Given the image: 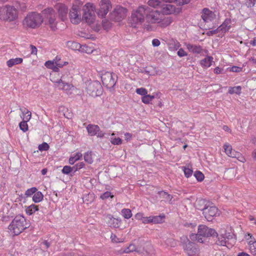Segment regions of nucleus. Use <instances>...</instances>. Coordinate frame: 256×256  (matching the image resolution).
<instances>
[{
  "label": "nucleus",
  "instance_id": "nucleus-1",
  "mask_svg": "<svg viewBox=\"0 0 256 256\" xmlns=\"http://www.w3.org/2000/svg\"><path fill=\"white\" fill-rule=\"evenodd\" d=\"M197 209L202 211L204 218L208 221H212L214 218L220 214L218 208L204 200H198L196 204Z\"/></svg>",
  "mask_w": 256,
  "mask_h": 256
},
{
  "label": "nucleus",
  "instance_id": "nucleus-2",
  "mask_svg": "<svg viewBox=\"0 0 256 256\" xmlns=\"http://www.w3.org/2000/svg\"><path fill=\"white\" fill-rule=\"evenodd\" d=\"M150 8L148 6H140L134 10L131 14L130 22L132 27L136 28L138 25L142 24L146 18Z\"/></svg>",
  "mask_w": 256,
  "mask_h": 256
},
{
  "label": "nucleus",
  "instance_id": "nucleus-3",
  "mask_svg": "<svg viewBox=\"0 0 256 256\" xmlns=\"http://www.w3.org/2000/svg\"><path fill=\"white\" fill-rule=\"evenodd\" d=\"M26 218L21 214L16 216L8 226V230L12 234L18 236L27 228Z\"/></svg>",
  "mask_w": 256,
  "mask_h": 256
},
{
  "label": "nucleus",
  "instance_id": "nucleus-4",
  "mask_svg": "<svg viewBox=\"0 0 256 256\" xmlns=\"http://www.w3.org/2000/svg\"><path fill=\"white\" fill-rule=\"evenodd\" d=\"M215 234H216V232L214 229L209 228L204 225H200L197 234H192L190 238L192 240L196 238L198 242L202 243V238L214 236Z\"/></svg>",
  "mask_w": 256,
  "mask_h": 256
},
{
  "label": "nucleus",
  "instance_id": "nucleus-5",
  "mask_svg": "<svg viewBox=\"0 0 256 256\" xmlns=\"http://www.w3.org/2000/svg\"><path fill=\"white\" fill-rule=\"evenodd\" d=\"M43 22L42 16L37 12H31L27 15L24 21V24L26 26L36 28L41 24Z\"/></svg>",
  "mask_w": 256,
  "mask_h": 256
},
{
  "label": "nucleus",
  "instance_id": "nucleus-6",
  "mask_svg": "<svg viewBox=\"0 0 256 256\" xmlns=\"http://www.w3.org/2000/svg\"><path fill=\"white\" fill-rule=\"evenodd\" d=\"M82 4L78 0H75L70 12V22L74 24H78L81 21L80 10Z\"/></svg>",
  "mask_w": 256,
  "mask_h": 256
},
{
  "label": "nucleus",
  "instance_id": "nucleus-7",
  "mask_svg": "<svg viewBox=\"0 0 256 256\" xmlns=\"http://www.w3.org/2000/svg\"><path fill=\"white\" fill-rule=\"evenodd\" d=\"M86 91L88 94L92 96L96 97L102 94L103 88L99 82L94 81L86 84Z\"/></svg>",
  "mask_w": 256,
  "mask_h": 256
},
{
  "label": "nucleus",
  "instance_id": "nucleus-8",
  "mask_svg": "<svg viewBox=\"0 0 256 256\" xmlns=\"http://www.w3.org/2000/svg\"><path fill=\"white\" fill-rule=\"evenodd\" d=\"M219 234L216 232L214 236H216L217 240L216 243L217 245L221 246H226L227 240L232 238V235L226 230L225 226H222L218 231Z\"/></svg>",
  "mask_w": 256,
  "mask_h": 256
},
{
  "label": "nucleus",
  "instance_id": "nucleus-9",
  "mask_svg": "<svg viewBox=\"0 0 256 256\" xmlns=\"http://www.w3.org/2000/svg\"><path fill=\"white\" fill-rule=\"evenodd\" d=\"M18 16L17 10L12 6H6L0 8V16L10 21L16 18Z\"/></svg>",
  "mask_w": 256,
  "mask_h": 256
},
{
  "label": "nucleus",
  "instance_id": "nucleus-10",
  "mask_svg": "<svg viewBox=\"0 0 256 256\" xmlns=\"http://www.w3.org/2000/svg\"><path fill=\"white\" fill-rule=\"evenodd\" d=\"M117 76L114 72H106L102 74L101 79L103 84L107 88H113L117 81Z\"/></svg>",
  "mask_w": 256,
  "mask_h": 256
},
{
  "label": "nucleus",
  "instance_id": "nucleus-11",
  "mask_svg": "<svg viewBox=\"0 0 256 256\" xmlns=\"http://www.w3.org/2000/svg\"><path fill=\"white\" fill-rule=\"evenodd\" d=\"M44 18L48 20V24L52 30L56 29V13L54 9L49 8L44 9L42 12Z\"/></svg>",
  "mask_w": 256,
  "mask_h": 256
},
{
  "label": "nucleus",
  "instance_id": "nucleus-12",
  "mask_svg": "<svg viewBox=\"0 0 256 256\" xmlns=\"http://www.w3.org/2000/svg\"><path fill=\"white\" fill-rule=\"evenodd\" d=\"M184 252L186 256H199L200 250L194 243H189L184 247Z\"/></svg>",
  "mask_w": 256,
  "mask_h": 256
},
{
  "label": "nucleus",
  "instance_id": "nucleus-13",
  "mask_svg": "<svg viewBox=\"0 0 256 256\" xmlns=\"http://www.w3.org/2000/svg\"><path fill=\"white\" fill-rule=\"evenodd\" d=\"M100 6V8L98 12V14L100 18L104 17L112 8L110 0H101Z\"/></svg>",
  "mask_w": 256,
  "mask_h": 256
},
{
  "label": "nucleus",
  "instance_id": "nucleus-14",
  "mask_svg": "<svg viewBox=\"0 0 256 256\" xmlns=\"http://www.w3.org/2000/svg\"><path fill=\"white\" fill-rule=\"evenodd\" d=\"M86 128L88 134L90 136H96L98 138H102L105 135V133L100 130L98 125L89 124Z\"/></svg>",
  "mask_w": 256,
  "mask_h": 256
},
{
  "label": "nucleus",
  "instance_id": "nucleus-15",
  "mask_svg": "<svg viewBox=\"0 0 256 256\" xmlns=\"http://www.w3.org/2000/svg\"><path fill=\"white\" fill-rule=\"evenodd\" d=\"M54 86L56 88H58L60 90H62L66 93H70V91L74 88V86L68 82H64L62 78L60 80L54 82Z\"/></svg>",
  "mask_w": 256,
  "mask_h": 256
},
{
  "label": "nucleus",
  "instance_id": "nucleus-16",
  "mask_svg": "<svg viewBox=\"0 0 256 256\" xmlns=\"http://www.w3.org/2000/svg\"><path fill=\"white\" fill-rule=\"evenodd\" d=\"M150 12H148L146 20L152 24H157L160 21L161 14L156 10H154L150 8Z\"/></svg>",
  "mask_w": 256,
  "mask_h": 256
},
{
  "label": "nucleus",
  "instance_id": "nucleus-17",
  "mask_svg": "<svg viewBox=\"0 0 256 256\" xmlns=\"http://www.w3.org/2000/svg\"><path fill=\"white\" fill-rule=\"evenodd\" d=\"M126 8L120 6H117L114 8L112 15L114 16L116 20L120 21L126 17Z\"/></svg>",
  "mask_w": 256,
  "mask_h": 256
},
{
  "label": "nucleus",
  "instance_id": "nucleus-18",
  "mask_svg": "<svg viewBox=\"0 0 256 256\" xmlns=\"http://www.w3.org/2000/svg\"><path fill=\"white\" fill-rule=\"evenodd\" d=\"M201 18L205 23L212 22L216 18L214 12L208 8H204L201 12Z\"/></svg>",
  "mask_w": 256,
  "mask_h": 256
},
{
  "label": "nucleus",
  "instance_id": "nucleus-19",
  "mask_svg": "<svg viewBox=\"0 0 256 256\" xmlns=\"http://www.w3.org/2000/svg\"><path fill=\"white\" fill-rule=\"evenodd\" d=\"M56 9L58 10L60 18L62 20H64L66 18L68 8V7L62 4H58L55 6Z\"/></svg>",
  "mask_w": 256,
  "mask_h": 256
},
{
  "label": "nucleus",
  "instance_id": "nucleus-20",
  "mask_svg": "<svg viewBox=\"0 0 256 256\" xmlns=\"http://www.w3.org/2000/svg\"><path fill=\"white\" fill-rule=\"evenodd\" d=\"M162 12L164 14H170L176 11V7L172 4H162L161 6Z\"/></svg>",
  "mask_w": 256,
  "mask_h": 256
},
{
  "label": "nucleus",
  "instance_id": "nucleus-21",
  "mask_svg": "<svg viewBox=\"0 0 256 256\" xmlns=\"http://www.w3.org/2000/svg\"><path fill=\"white\" fill-rule=\"evenodd\" d=\"M247 236H250V238L251 239L248 242L249 250L252 254L253 255H256V240H255V238L250 234H248L246 236V238L247 240H248V238H246Z\"/></svg>",
  "mask_w": 256,
  "mask_h": 256
},
{
  "label": "nucleus",
  "instance_id": "nucleus-22",
  "mask_svg": "<svg viewBox=\"0 0 256 256\" xmlns=\"http://www.w3.org/2000/svg\"><path fill=\"white\" fill-rule=\"evenodd\" d=\"M184 45L189 52L194 54H199L202 51V48L199 45L192 44L189 43H185Z\"/></svg>",
  "mask_w": 256,
  "mask_h": 256
},
{
  "label": "nucleus",
  "instance_id": "nucleus-23",
  "mask_svg": "<svg viewBox=\"0 0 256 256\" xmlns=\"http://www.w3.org/2000/svg\"><path fill=\"white\" fill-rule=\"evenodd\" d=\"M232 20L230 18H227L222 24L218 28L220 31L225 33L228 32L231 28Z\"/></svg>",
  "mask_w": 256,
  "mask_h": 256
},
{
  "label": "nucleus",
  "instance_id": "nucleus-24",
  "mask_svg": "<svg viewBox=\"0 0 256 256\" xmlns=\"http://www.w3.org/2000/svg\"><path fill=\"white\" fill-rule=\"evenodd\" d=\"M172 22V20L170 17H164L162 14H161L160 16V20L159 22H158L157 24L158 26L162 28H165L171 24Z\"/></svg>",
  "mask_w": 256,
  "mask_h": 256
},
{
  "label": "nucleus",
  "instance_id": "nucleus-25",
  "mask_svg": "<svg viewBox=\"0 0 256 256\" xmlns=\"http://www.w3.org/2000/svg\"><path fill=\"white\" fill-rule=\"evenodd\" d=\"M213 60L212 56H206L200 61V64L204 68H208L212 65V63L214 62Z\"/></svg>",
  "mask_w": 256,
  "mask_h": 256
},
{
  "label": "nucleus",
  "instance_id": "nucleus-26",
  "mask_svg": "<svg viewBox=\"0 0 256 256\" xmlns=\"http://www.w3.org/2000/svg\"><path fill=\"white\" fill-rule=\"evenodd\" d=\"M22 58H11L6 62V64L9 68H12L14 65L19 64L22 62Z\"/></svg>",
  "mask_w": 256,
  "mask_h": 256
},
{
  "label": "nucleus",
  "instance_id": "nucleus-27",
  "mask_svg": "<svg viewBox=\"0 0 256 256\" xmlns=\"http://www.w3.org/2000/svg\"><path fill=\"white\" fill-rule=\"evenodd\" d=\"M20 110L22 112V114L20 115V117L22 120H26V118H28V120H30L32 118V113L25 108H20Z\"/></svg>",
  "mask_w": 256,
  "mask_h": 256
},
{
  "label": "nucleus",
  "instance_id": "nucleus-28",
  "mask_svg": "<svg viewBox=\"0 0 256 256\" xmlns=\"http://www.w3.org/2000/svg\"><path fill=\"white\" fill-rule=\"evenodd\" d=\"M152 218V224H158L162 223L165 218L164 214H160L159 216H150Z\"/></svg>",
  "mask_w": 256,
  "mask_h": 256
},
{
  "label": "nucleus",
  "instance_id": "nucleus-29",
  "mask_svg": "<svg viewBox=\"0 0 256 256\" xmlns=\"http://www.w3.org/2000/svg\"><path fill=\"white\" fill-rule=\"evenodd\" d=\"M38 210V206L34 204H32L31 205L26 206V212L28 215L30 216L34 214L35 212Z\"/></svg>",
  "mask_w": 256,
  "mask_h": 256
},
{
  "label": "nucleus",
  "instance_id": "nucleus-30",
  "mask_svg": "<svg viewBox=\"0 0 256 256\" xmlns=\"http://www.w3.org/2000/svg\"><path fill=\"white\" fill-rule=\"evenodd\" d=\"M84 13H94L96 8L92 3H86L83 7Z\"/></svg>",
  "mask_w": 256,
  "mask_h": 256
},
{
  "label": "nucleus",
  "instance_id": "nucleus-31",
  "mask_svg": "<svg viewBox=\"0 0 256 256\" xmlns=\"http://www.w3.org/2000/svg\"><path fill=\"white\" fill-rule=\"evenodd\" d=\"M94 13H84L82 18L87 23L92 24L94 20Z\"/></svg>",
  "mask_w": 256,
  "mask_h": 256
},
{
  "label": "nucleus",
  "instance_id": "nucleus-32",
  "mask_svg": "<svg viewBox=\"0 0 256 256\" xmlns=\"http://www.w3.org/2000/svg\"><path fill=\"white\" fill-rule=\"evenodd\" d=\"M67 46L74 50H78L80 51V49L81 48V44L77 42H72V41H68L67 42L66 44Z\"/></svg>",
  "mask_w": 256,
  "mask_h": 256
},
{
  "label": "nucleus",
  "instance_id": "nucleus-33",
  "mask_svg": "<svg viewBox=\"0 0 256 256\" xmlns=\"http://www.w3.org/2000/svg\"><path fill=\"white\" fill-rule=\"evenodd\" d=\"M32 201L35 203H38L42 202L44 199V195L40 191L37 190L32 196Z\"/></svg>",
  "mask_w": 256,
  "mask_h": 256
},
{
  "label": "nucleus",
  "instance_id": "nucleus-34",
  "mask_svg": "<svg viewBox=\"0 0 256 256\" xmlns=\"http://www.w3.org/2000/svg\"><path fill=\"white\" fill-rule=\"evenodd\" d=\"M224 152L226 154L230 157L232 158V155L234 154V152H236L235 150H233L232 146L228 144H225L224 146Z\"/></svg>",
  "mask_w": 256,
  "mask_h": 256
},
{
  "label": "nucleus",
  "instance_id": "nucleus-35",
  "mask_svg": "<svg viewBox=\"0 0 256 256\" xmlns=\"http://www.w3.org/2000/svg\"><path fill=\"white\" fill-rule=\"evenodd\" d=\"M180 46V43L176 40H172L169 44V49L171 50H176Z\"/></svg>",
  "mask_w": 256,
  "mask_h": 256
},
{
  "label": "nucleus",
  "instance_id": "nucleus-36",
  "mask_svg": "<svg viewBox=\"0 0 256 256\" xmlns=\"http://www.w3.org/2000/svg\"><path fill=\"white\" fill-rule=\"evenodd\" d=\"M82 156V154L80 152H78L75 154L73 156L70 157L69 158V163L70 164H74L76 162L80 160Z\"/></svg>",
  "mask_w": 256,
  "mask_h": 256
},
{
  "label": "nucleus",
  "instance_id": "nucleus-37",
  "mask_svg": "<svg viewBox=\"0 0 256 256\" xmlns=\"http://www.w3.org/2000/svg\"><path fill=\"white\" fill-rule=\"evenodd\" d=\"M162 245L166 248L174 247L176 245V242L173 238H168Z\"/></svg>",
  "mask_w": 256,
  "mask_h": 256
},
{
  "label": "nucleus",
  "instance_id": "nucleus-38",
  "mask_svg": "<svg viewBox=\"0 0 256 256\" xmlns=\"http://www.w3.org/2000/svg\"><path fill=\"white\" fill-rule=\"evenodd\" d=\"M28 118H26V120H22L20 122L19 127L20 130L24 132H25L28 130V124L27 122H29Z\"/></svg>",
  "mask_w": 256,
  "mask_h": 256
},
{
  "label": "nucleus",
  "instance_id": "nucleus-39",
  "mask_svg": "<svg viewBox=\"0 0 256 256\" xmlns=\"http://www.w3.org/2000/svg\"><path fill=\"white\" fill-rule=\"evenodd\" d=\"M241 90L242 87L240 86L234 87H230L228 88V93L230 94H236L240 95L241 94Z\"/></svg>",
  "mask_w": 256,
  "mask_h": 256
},
{
  "label": "nucleus",
  "instance_id": "nucleus-40",
  "mask_svg": "<svg viewBox=\"0 0 256 256\" xmlns=\"http://www.w3.org/2000/svg\"><path fill=\"white\" fill-rule=\"evenodd\" d=\"M114 132L111 134L110 142L114 145H120L122 144V140L120 138L114 137Z\"/></svg>",
  "mask_w": 256,
  "mask_h": 256
},
{
  "label": "nucleus",
  "instance_id": "nucleus-41",
  "mask_svg": "<svg viewBox=\"0 0 256 256\" xmlns=\"http://www.w3.org/2000/svg\"><path fill=\"white\" fill-rule=\"evenodd\" d=\"M84 160L89 164L93 162L92 153V152H88L84 154Z\"/></svg>",
  "mask_w": 256,
  "mask_h": 256
},
{
  "label": "nucleus",
  "instance_id": "nucleus-42",
  "mask_svg": "<svg viewBox=\"0 0 256 256\" xmlns=\"http://www.w3.org/2000/svg\"><path fill=\"white\" fill-rule=\"evenodd\" d=\"M94 48L90 46H89L87 45L84 44L82 45L80 49V51L82 52H84L86 54H91L93 52Z\"/></svg>",
  "mask_w": 256,
  "mask_h": 256
},
{
  "label": "nucleus",
  "instance_id": "nucleus-43",
  "mask_svg": "<svg viewBox=\"0 0 256 256\" xmlns=\"http://www.w3.org/2000/svg\"><path fill=\"white\" fill-rule=\"evenodd\" d=\"M121 212L122 216L126 219H129L132 216V211L128 208L122 209Z\"/></svg>",
  "mask_w": 256,
  "mask_h": 256
},
{
  "label": "nucleus",
  "instance_id": "nucleus-44",
  "mask_svg": "<svg viewBox=\"0 0 256 256\" xmlns=\"http://www.w3.org/2000/svg\"><path fill=\"white\" fill-rule=\"evenodd\" d=\"M163 2H176L177 4L179 5H184L185 4H188L190 0H162Z\"/></svg>",
  "mask_w": 256,
  "mask_h": 256
},
{
  "label": "nucleus",
  "instance_id": "nucleus-45",
  "mask_svg": "<svg viewBox=\"0 0 256 256\" xmlns=\"http://www.w3.org/2000/svg\"><path fill=\"white\" fill-rule=\"evenodd\" d=\"M37 190H38V189L36 188L32 187L28 189L25 192L24 195L26 197H30L32 196H33L35 192H36Z\"/></svg>",
  "mask_w": 256,
  "mask_h": 256
},
{
  "label": "nucleus",
  "instance_id": "nucleus-46",
  "mask_svg": "<svg viewBox=\"0 0 256 256\" xmlns=\"http://www.w3.org/2000/svg\"><path fill=\"white\" fill-rule=\"evenodd\" d=\"M148 5L153 8H156L158 6H162V2L160 0H149L148 2Z\"/></svg>",
  "mask_w": 256,
  "mask_h": 256
},
{
  "label": "nucleus",
  "instance_id": "nucleus-47",
  "mask_svg": "<svg viewBox=\"0 0 256 256\" xmlns=\"http://www.w3.org/2000/svg\"><path fill=\"white\" fill-rule=\"evenodd\" d=\"M152 70L146 68L142 72L144 73L148 76H154L157 74L156 70L155 68L151 67Z\"/></svg>",
  "mask_w": 256,
  "mask_h": 256
},
{
  "label": "nucleus",
  "instance_id": "nucleus-48",
  "mask_svg": "<svg viewBox=\"0 0 256 256\" xmlns=\"http://www.w3.org/2000/svg\"><path fill=\"white\" fill-rule=\"evenodd\" d=\"M234 154L232 155V158H236L238 161L244 162H246L245 158L238 152H234Z\"/></svg>",
  "mask_w": 256,
  "mask_h": 256
},
{
  "label": "nucleus",
  "instance_id": "nucleus-49",
  "mask_svg": "<svg viewBox=\"0 0 256 256\" xmlns=\"http://www.w3.org/2000/svg\"><path fill=\"white\" fill-rule=\"evenodd\" d=\"M55 64L56 66H58L59 68H62L64 66L68 64L67 62H62L60 60V58L58 56H56L54 58Z\"/></svg>",
  "mask_w": 256,
  "mask_h": 256
},
{
  "label": "nucleus",
  "instance_id": "nucleus-50",
  "mask_svg": "<svg viewBox=\"0 0 256 256\" xmlns=\"http://www.w3.org/2000/svg\"><path fill=\"white\" fill-rule=\"evenodd\" d=\"M154 96H150V94H146L144 96H142V102L146 104H149L154 98Z\"/></svg>",
  "mask_w": 256,
  "mask_h": 256
},
{
  "label": "nucleus",
  "instance_id": "nucleus-51",
  "mask_svg": "<svg viewBox=\"0 0 256 256\" xmlns=\"http://www.w3.org/2000/svg\"><path fill=\"white\" fill-rule=\"evenodd\" d=\"M74 170V166L71 167L68 166H64L62 170V172L65 174H70L72 170Z\"/></svg>",
  "mask_w": 256,
  "mask_h": 256
},
{
  "label": "nucleus",
  "instance_id": "nucleus-52",
  "mask_svg": "<svg viewBox=\"0 0 256 256\" xmlns=\"http://www.w3.org/2000/svg\"><path fill=\"white\" fill-rule=\"evenodd\" d=\"M159 194L166 201H170L172 198V196L166 192L162 191L160 192Z\"/></svg>",
  "mask_w": 256,
  "mask_h": 256
},
{
  "label": "nucleus",
  "instance_id": "nucleus-53",
  "mask_svg": "<svg viewBox=\"0 0 256 256\" xmlns=\"http://www.w3.org/2000/svg\"><path fill=\"white\" fill-rule=\"evenodd\" d=\"M182 170L186 177L188 178L192 176L193 173V171L192 169L186 167H182Z\"/></svg>",
  "mask_w": 256,
  "mask_h": 256
},
{
  "label": "nucleus",
  "instance_id": "nucleus-54",
  "mask_svg": "<svg viewBox=\"0 0 256 256\" xmlns=\"http://www.w3.org/2000/svg\"><path fill=\"white\" fill-rule=\"evenodd\" d=\"M110 239L113 242L115 243L122 242H124L123 238H118L114 234H111Z\"/></svg>",
  "mask_w": 256,
  "mask_h": 256
},
{
  "label": "nucleus",
  "instance_id": "nucleus-55",
  "mask_svg": "<svg viewBox=\"0 0 256 256\" xmlns=\"http://www.w3.org/2000/svg\"><path fill=\"white\" fill-rule=\"evenodd\" d=\"M194 176L198 182L202 181L204 178V174L200 171L196 172Z\"/></svg>",
  "mask_w": 256,
  "mask_h": 256
},
{
  "label": "nucleus",
  "instance_id": "nucleus-56",
  "mask_svg": "<svg viewBox=\"0 0 256 256\" xmlns=\"http://www.w3.org/2000/svg\"><path fill=\"white\" fill-rule=\"evenodd\" d=\"M256 3V0H244V4L248 8L254 6Z\"/></svg>",
  "mask_w": 256,
  "mask_h": 256
},
{
  "label": "nucleus",
  "instance_id": "nucleus-57",
  "mask_svg": "<svg viewBox=\"0 0 256 256\" xmlns=\"http://www.w3.org/2000/svg\"><path fill=\"white\" fill-rule=\"evenodd\" d=\"M136 94L140 96H143L148 94V90L146 88H136Z\"/></svg>",
  "mask_w": 256,
  "mask_h": 256
},
{
  "label": "nucleus",
  "instance_id": "nucleus-58",
  "mask_svg": "<svg viewBox=\"0 0 256 256\" xmlns=\"http://www.w3.org/2000/svg\"><path fill=\"white\" fill-rule=\"evenodd\" d=\"M180 242L182 244V247L184 248V246L188 244L189 243H192L190 242V240L186 236H182L180 238Z\"/></svg>",
  "mask_w": 256,
  "mask_h": 256
},
{
  "label": "nucleus",
  "instance_id": "nucleus-59",
  "mask_svg": "<svg viewBox=\"0 0 256 256\" xmlns=\"http://www.w3.org/2000/svg\"><path fill=\"white\" fill-rule=\"evenodd\" d=\"M110 197L112 198L114 197V196L110 192L108 191L104 192L100 196V198L102 200H106Z\"/></svg>",
  "mask_w": 256,
  "mask_h": 256
},
{
  "label": "nucleus",
  "instance_id": "nucleus-60",
  "mask_svg": "<svg viewBox=\"0 0 256 256\" xmlns=\"http://www.w3.org/2000/svg\"><path fill=\"white\" fill-rule=\"evenodd\" d=\"M50 146L46 142H43L38 146V150L40 151L47 150Z\"/></svg>",
  "mask_w": 256,
  "mask_h": 256
},
{
  "label": "nucleus",
  "instance_id": "nucleus-61",
  "mask_svg": "<svg viewBox=\"0 0 256 256\" xmlns=\"http://www.w3.org/2000/svg\"><path fill=\"white\" fill-rule=\"evenodd\" d=\"M45 66L50 69L53 68V66L55 65L54 59L52 60H48L45 62Z\"/></svg>",
  "mask_w": 256,
  "mask_h": 256
},
{
  "label": "nucleus",
  "instance_id": "nucleus-62",
  "mask_svg": "<svg viewBox=\"0 0 256 256\" xmlns=\"http://www.w3.org/2000/svg\"><path fill=\"white\" fill-rule=\"evenodd\" d=\"M102 26L105 30H108L110 28L112 24L110 22L106 20H102Z\"/></svg>",
  "mask_w": 256,
  "mask_h": 256
},
{
  "label": "nucleus",
  "instance_id": "nucleus-63",
  "mask_svg": "<svg viewBox=\"0 0 256 256\" xmlns=\"http://www.w3.org/2000/svg\"><path fill=\"white\" fill-rule=\"evenodd\" d=\"M84 166V164L83 162H80L76 164L75 166H74V172L83 168Z\"/></svg>",
  "mask_w": 256,
  "mask_h": 256
},
{
  "label": "nucleus",
  "instance_id": "nucleus-64",
  "mask_svg": "<svg viewBox=\"0 0 256 256\" xmlns=\"http://www.w3.org/2000/svg\"><path fill=\"white\" fill-rule=\"evenodd\" d=\"M177 54H178V56L180 58H182L183 56H188L187 52H186L184 51V50L182 48H179L177 52Z\"/></svg>",
  "mask_w": 256,
  "mask_h": 256
}]
</instances>
